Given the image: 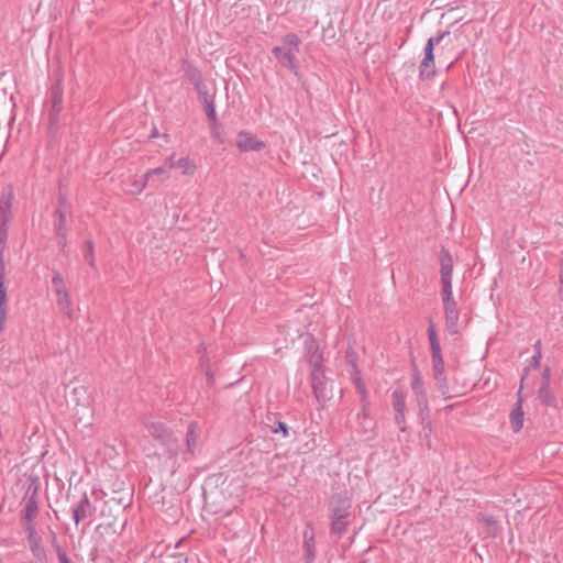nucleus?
Listing matches in <instances>:
<instances>
[{
    "instance_id": "obj_12",
    "label": "nucleus",
    "mask_w": 563,
    "mask_h": 563,
    "mask_svg": "<svg viewBox=\"0 0 563 563\" xmlns=\"http://www.w3.org/2000/svg\"><path fill=\"white\" fill-rule=\"evenodd\" d=\"M273 54L279 63L286 67L292 68L296 53L291 48L276 46L273 48Z\"/></svg>"
},
{
    "instance_id": "obj_5",
    "label": "nucleus",
    "mask_w": 563,
    "mask_h": 563,
    "mask_svg": "<svg viewBox=\"0 0 563 563\" xmlns=\"http://www.w3.org/2000/svg\"><path fill=\"white\" fill-rule=\"evenodd\" d=\"M234 145L240 153L261 152L266 143L250 131H240L234 140Z\"/></svg>"
},
{
    "instance_id": "obj_18",
    "label": "nucleus",
    "mask_w": 563,
    "mask_h": 563,
    "mask_svg": "<svg viewBox=\"0 0 563 563\" xmlns=\"http://www.w3.org/2000/svg\"><path fill=\"white\" fill-rule=\"evenodd\" d=\"M35 515V510L32 505V500L25 506V514H24V525L26 530L29 531L30 538L33 536V518Z\"/></svg>"
},
{
    "instance_id": "obj_20",
    "label": "nucleus",
    "mask_w": 563,
    "mask_h": 563,
    "mask_svg": "<svg viewBox=\"0 0 563 563\" xmlns=\"http://www.w3.org/2000/svg\"><path fill=\"white\" fill-rule=\"evenodd\" d=\"M203 107H205V110H206V113H207V117L209 118V120L214 125H217L218 121H217V112H216V107H214V98H206Z\"/></svg>"
},
{
    "instance_id": "obj_3",
    "label": "nucleus",
    "mask_w": 563,
    "mask_h": 563,
    "mask_svg": "<svg viewBox=\"0 0 563 563\" xmlns=\"http://www.w3.org/2000/svg\"><path fill=\"white\" fill-rule=\"evenodd\" d=\"M445 34L430 37L424 46L423 57L419 65L420 77L423 79L432 78L435 75V48L440 46Z\"/></svg>"
},
{
    "instance_id": "obj_16",
    "label": "nucleus",
    "mask_w": 563,
    "mask_h": 563,
    "mask_svg": "<svg viewBox=\"0 0 563 563\" xmlns=\"http://www.w3.org/2000/svg\"><path fill=\"white\" fill-rule=\"evenodd\" d=\"M433 368L435 372V378L439 382L444 380V362L441 354V350L432 352Z\"/></svg>"
},
{
    "instance_id": "obj_23",
    "label": "nucleus",
    "mask_w": 563,
    "mask_h": 563,
    "mask_svg": "<svg viewBox=\"0 0 563 563\" xmlns=\"http://www.w3.org/2000/svg\"><path fill=\"white\" fill-rule=\"evenodd\" d=\"M62 101H63V92H62V89H60V87L58 85L56 93L54 96V108L56 109L57 112L60 110Z\"/></svg>"
},
{
    "instance_id": "obj_27",
    "label": "nucleus",
    "mask_w": 563,
    "mask_h": 563,
    "mask_svg": "<svg viewBox=\"0 0 563 563\" xmlns=\"http://www.w3.org/2000/svg\"><path fill=\"white\" fill-rule=\"evenodd\" d=\"M62 562L63 563H69L68 560L66 558H62Z\"/></svg>"
},
{
    "instance_id": "obj_21",
    "label": "nucleus",
    "mask_w": 563,
    "mask_h": 563,
    "mask_svg": "<svg viewBox=\"0 0 563 563\" xmlns=\"http://www.w3.org/2000/svg\"><path fill=\"white\" fill-rule=\"evenodd\" d=\"M284 43L286 48H291L295 53H297L300 40L296 34H288L285 36Z\"/></svg>"
},
{
    "instance_id": "obj_13",
    "label": "nucleus",
    "mask_w": 563,
    "mask_h": 563,
    "mask_svg": "<svg viewBox=\"0 0 563 563\" xmlns=\"http://www.w3.org/2000/svg\"><path fill=\"white\" fill-rule=\"evenodd\" d=\"M67 211L65 209L56 210V220H55V231L56 234L66 240L68 234V223H67Z\"/></svg>"
},
{
    "instance_id": "obj_26",
    "label": "nucleus",
    "mask_w": 563,
    "mask_h": 563,
    "mask_svg": "<svg viewBox=\"0 0 563 563\" xmlns=\"http://www.w3.org/2000/svg\"><path fill=\"white\" fill-rule=\"evenodd\" d=\"M400 406H401L400 400H397L396 401V407H397L398 410H400Z\"/></svg>"
},
{
    "instance_id": "obj_2",
    "label": "nucleus",
    "mask_w": 563,
    "mask_h": 563,
    "mask_svg": "<svg viewBox=\"0 0 563 563\" xmlns=\"http://www.w3.org/2000/svg\"><path fill=\"white\" fill-rule=\"evenodd\" d=\"M66 404L75 418L81 420L90 409V398L82 385L73 386L66 394Z\"/></svg>"
},
{
    "instance_id": "obj_19",
    "label": "nucleus",
    "mask_w": 563,
    "mask_h": 563,
    "mask_svg": "<svg viewBox=\"0 0 563 563\" xmlns=\"http://www.w3.org/2000/svg\"><path fill=\"white\" fill-rule=\"evenodd\" d=\"M169 169H170L169 165L167 167L166 166L154 167V168L148 169L145 173V176H146L147 180H150L153 176H157L161 179L166 180L170 176Z\"/></svg>"
},
{
    "instance_id": "obj_14",
    "label": "nucleus",
    "mask_w": 563,
    "mask_h": 563,
    "mask_svg": "<svg viewBox=\"0 0 563 563\" xmlns=\"http://www.w3.org/2000/svg\"><path fill=\"white\" fill-rule=\"evenodd\" d=\"M90 504L86 495H84L78 501V505L73 509V518L76 523H79V521L87 518L90 515Z\"/></svg>"
},
{
    "instance_id": "obj_10",
    "label": "nucleus",
    "mask_w": 563,
    "mask_h": 563,
    "mask_svg": "<svg viewBox=\"0 0 563 563\" xmlns=\"http://www.w3.org/2000/svg\"><path fill=\"white\" fill-rule=\"evenodd\" d=\"M349 505H344L342 508L334 509L333 511V521H332V531L334 533H343L346 529L347 521L346 518L349 516Z\"/></svg>"
},
{
    "instance_id": "obj_1",
    "label": "nucleus",
    "mask_w": 563,
    "mask_h": 563,
    "mask_svg": "<svg viewBox=\"0 0 563 563\" xmlns=\"http://www.w3.org/2000/svg\"><path fill=\"white\" fill-rule=\"evenodd\" d=\"M52 289L55 294V300L58 310L69 320L76 318V308L71 299L70 292L59 275H55L52 278Z\"/></svg>"
},
{
    "instance_id": "obj_25",
    "label": "nucleus",
    "mask_w": 563,
    "mask_h": 563,
    "mask_svg": "<svg viewBox=\"0 0 563 563\" xmlns=\"http://www.w3.org/2000/svg\"><path fill=\"white\" fill-rule=\"evenodd\" d=\"M86 246H87V253H89V256L92 262L93 261V244H92V242H87Z\"/></svg>"
},
{
    "instance_id": "obj_15",
    "label": "nucleus",
    "mask_w": 563,
    "mask_h": 563,
    "mask_svg": "<svg viewBox=\"0 0 563 563\" xmlns=\"http://www.w3.org/2000/svg\"><path fill=\"white\" fill-rule=\"evenodd\" d=\"M8 313L7 290L3 283V273H0V331L3 330Z\"/></svg>"
},
{
    "instance_id": "obj_8",
    "label": "nucleus",
    "mask_w": 563,
    "mask_h": 563,
    "mask_svg": "<svg viewBox=\"0 0 563 563\" xmlns=\"http://www.w3.org/2000/svg\"><path fill=\"white\" fill-rule=\"evenodd\" d=\"M166 163H169V168L179 169L180 174L184 176H192L197 170L196 162L189 156H183L176 161L169 157Z\"/></svg>"
},
{
    "instance_id": "obj_11",
    "label": "nucleus",
    "mask_w": 563,
    "mask_h": 563,
    "mask_svg": "<svg viewBox=\"0 0 563 563\" xmlns=\"http://www.w3.org/2000/svg\"><path fill=\"white\" fill-rule=\"evenodd\" d=\"M510 427L514 432H519L523 428L525 412L521 399H519L509 416Z\"/></svg>"
},
{
    "instance_id": "obj_17",
    "label": "nucleus",
    "mask_w": 563,
    "mask_h": 563,
    "mask_svg": "<svg viewBox=\"0 0 563 563\" xmlns=\"http://www.w3.org/2000/svg\"><path fill=\"white\" fill-rule=\"evenodd\" d=\"M313 531L311 528L307 527L303 531V547L307 555L309 558L314 556V544H313Z\"/></svg>"
},
{
    "instance_id": "obj_7",
    "label": "nucleus",
    "mask_w": 563,
    "mask_h": 563,
    "mask_svg": "<svg viewBox=\"0 0 563 563\" xmlns=\"http://www.w3.org/2000/svg\"><path fill=\"white\" fill-rule=\"evenodd\" d=\"M13 190L11 186H4L0 190V217L3 223H9L12 219Z\"/></svg>"
},
{
    "instance_id": "obj_22",
    "label": "nucleus",
    "mask_w": 563,
    "mask_h": 563,
    "mask_svg": "<svg viewBox=\"0 0 563 563\" xmlns=\"http://www.w3.org/2000/svg\"><path fill=\"white\" fill-rule=\"evenodd\" d=\"M429 339H430V345H431L432 352H437V351L441 350L440 342L438 340L434 329L429 330Z\"/></svg>"
},
{
    "instance_id": "obj_4",
    "label": "nucleus",
    "mask_w": 563,
    "mask_h": 563,
    "mask_svg": "<svg viewBox=\"0 0 563 563\" xmlns=\"http://www.w3.org/2000/svg\"><path fill=\"white\" fill-rule=\"evenodd\" d=\"M445 331L451 335H459L461 333L460 310L457 302L454 299L453 292L442 294Z\"/></svg>"
},
{
    "instance_id": "obj_24",
    "label": "nucleus",
    "mask_w": 563,
    "mask_h": 563,
    "mask_svg": "<svg viewBox=\"0 0 563 563\" xmlns=\"http://www.w3.org/2000/svg\"><path fill=\"white\" fill-rule=\"evenodd\" d=\"M197 89H198L199 98H200L202 104L205 103L206 98H213L212 95H210L207 90H205L203 84H201V82L197 84Z\"/></svg>"
},
{
    "instance_id": "obj_6",
    "label": "nucleus",
    "mask_w": 563,
    "mask_h": 563,
    "mask_svg": "<svg viewBox=\"0 0 563 563\" xmlns=\"http://www.w3.org/2000/svg\"><path fill=\"white\" fill-rule=\"evenodd\" d=\"M441 262V294L453 292L452 289V274H453V258L449 252L443 251L440 256Z\"/></svg>"
},
{
    "instance_id": "obj_9",
    "label": "nucleus",
    "mask_w": 563,
    "mask_h": 563,
    "mask_svg": "<svg viewBox=\"0 0 563 563\" xmlns=\"http://www.w3.org/2000/svg\"><path fill=\"white\" fill-rule=\"evenodd\" d=\"M147 178L145 174L142 177L129 176L123 181V189L130 195H141L147 186Z\"/></svg>"
}]
</instances>
